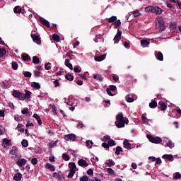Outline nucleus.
<instances>
[{
  "instance_id": "30",
  "label": "nucleus",
  "mask_w": 181,
  "mask_h": 181,
  "mask_svg": "<svg viewBox=\"0 0 181 181\" xmlns=\"http://www.w3.org/2000/svg\"><path fill=\"white\" fill-rule=\"evenodd\" d=\"M23 124H18L17 125V128L18 129L19 132H21V134H23L25 132V129L23 128Z\"/></svg>"
},
{
  "instance_id": "21",
  "label": "nucleus",
  "mask_w": 181,
  "mask_h": 181,
  "mask_svg": "<svg viewBox=\"0 0 181 181\" xmlns=\"http://www.w3.org/2000/svg\"><path fill=\"white\" fill-rule=\"evenodd\" d=\"M25 93L23 94V98L24 100H29L30 98V95H32V92L29 90H25Z\"/></svg>"
},
{
  "instance_id": "27",
  "label": "nucleus",
  "mask_w": 181,
  "mask_h": 181,
  "mask_svg": "<svg viewBox=\"0 0 181 181\" xmlns=\"http://www.w3.org/2000/svg\"><path fill=\"white\" fill-rule=\"evenodd\" d=\"M105 165H107V166H109V168H111V166H114L115 165V162H114V160L109 159L106 163Z\"/></svg>"
},
{
  "instance_id": "3",
  "label": "nucleus",
  "mask_w": 181,
  "mask_h": 181,
  "mask_svg": "<svg viewBox=\"0 0 181 181\" xmlns=\"http://www.w3.org/2000/svg\"><path fill=\"white\" fill-rule=\"evenodd\" d=\"M65 103L70 107H77L78 101L74 98L73 96H69L68 99H65Z\"/></svg>"
},
{
  "instance_id": "8",
  "label": "nucleus",
  "mask_w": 181,
  "mask_h": 181,
  "mask_svg": "<svg viewBox=\"0 0 181 181\" xmlns=\"http://www.w3.org/2000/svg\"><path fill=\"white\" fill-rule=\"evenodd\" d=\"M121 35H122V31L118 29L117 33L113 39L115 43H118L121 40Z\"/></svg>"
},
{
  "instance_id": "62",
  "label": "nucleus",
  "mask_w": 181,
  "mask_h": 181,
  "mask_svg": "<svg viewBox=\"0 0 181 181\" xmlns=\"http://www.w3.org/2000/svg\"><path fill=\"white\" fill-rule=\"evenodd\" d=\"M24 76L25 77H32V73L29 71L24 72Z\"/></svg>"
},
{
  "instance_id": "61",
  "label": "nucleus",
  "mask_w": 181,
  "mask_h": 181,
  "mask_svg": "<svg viewBox=\"0 0 181 181\" xmlns=\"http://www.w3.org/2000/svg\"><path fill=\"white\" fill-rule=\"evenodd\" d=\"M173 179H181V174H180V173H176V174L174 176Z\"/></svg>"
},
{
  "instance_id": "41",
  "label": "nucleus",
  "mask_w": 181,
  "mask_h": 181,
  "mask_svg": "<svg viewBox=\"0 0 181 181\" xmlns=\"http://www.w3.org/2000/svg\"><path fill=\"white\" fill-rule=\"evenodd\" d=\"M52 39L55 42H59L60 40V36H59L57 34L52 35Z\"/></svg>"
},
{
  "instance_id": "37",
  "label": "nucleus",
  "mask_w": 181,
  "mask_h": 181,
  "mask_svg": "<svg viewBox=\"0 0 181 181\" xmlns=\"http://www.w3.org/2000/svg\"><path fill=\"white\" fill-rule=\"evenodd\" d=\"M157 106H158V103H156V101L155 100L150 103L149 104L150 108H156Z\"/></svg>"
},
{
  "instance_id": "26",
  "label": "nucleus",
  "mask_w": 181,
  "mask_h": 181,
  "mask_svg": "<svg viewBox=\"0 0 181 181\" xmlns=\"http://www.w3.org/2000/svg\"><path fill=\"white\" fill-rule=\"evenodd\" d=\"M31 87H33V88H36V90H40V84L37 82H33L31 84Z\"/></svg>"
},
{
  "instance_id": "40",
  "label": "nucleus",
  "mask_w": 181,
  "mask_h": 181,
  "mask_svg": "<svg viewBox=\"0 0 181 181\" xmlns=\"http://www.w3.org/2000/svg\"><path fill=\"white\" fill-rule=\"evenodd\" d=\"M107 144L110 146H115V145H117V144H115V141L113 139H110V141H107Z\"/></svg>"
},
{
  "instance_id": "39",
  "label": "nucleus",
  "mask_w": 181,
  "mask_h": 181,
  "mask_svg": "<svg viewBox=\"0 0 181 181\" xmlns=\"http://www.w3.org/2000/svg\"><path fill=\"white\" fill-rule=\"evenodd\" d=\"M10 153H11V155H14V156L18 155V148H13L10 151Z\"/></svg>"
},
{
  "instance_id": "43",
  "label": "nucleus",
  "mask_w": 181,
  "mask_h": 181,
  "mask_svg": "<svg viewBox=\"0 0 181 181\" xmlns=\"http://www.w3.org/2000/svg\"><path fill=\"white\" fill-rule=\"evenodd\" d=\"M120 152H122V147L117 146L115 151V155H119Z\"/></svg>"
},
{
  "instance_id": "1",
  "label": "nucleus",
  "mask_w": 181,
  "mask_h": 181,
  "mask_svg": "<svg viewBox=\"0 0 181 181\" xmlns=\"http://www.w3.org/2000/svg\"><path fill=\"white\" fill-rule=\"evenodd\" d=\"M129 121L128 118L124 117V115L122 112H119L116 116V127L118 128H124L125 127V124H128Z\"/></svg>"
},
{
  "instance_id": "54",
  "label": "nucleus",
  "mask_w": 181,
  "mask_h": 181,
  "mask_svg": "<svg viewBox=\"0 0 181 181\" xmlns=\"http://www.w3.org/2000/svg\"><path fill=\"white\" fill-rule=\"evenodd\" d=\"M80 181H88V177L87 175H83L79 178Z\"/></svg>"
},
{
  "instance_id": "46",
  "label": "nucleus",
  "mask_w": 181,
  "mask_h": 181,
  "mask_svg": "<svg viewBox=\"0 0 181 181\" xmlns=\"http://www.w3.org/2000/svg\"><path fill=\"white\" fill-rule=\"evenodd\" d=\"M86 146L88 148H89V149H90V148H93V141H92L88 140V141H86Z\"/></svg>"
},
{
  "instance_id": "15",
  "label": "nucleus",
  "mask_w": 181,
  "mask_h": 181,
  "mask_svg": "<svg viewBox=\"0 0 181 181\" xmlns=\"http://www.w3.org/2000/svg\"><path fill=\"white\" fill-rule=\"evenodd\" d=\"M105 57H107V54H103L101 56L95 57V62H103V60H105Z\"/></svg>"
},
{
  "instance_id": "42",
  "label": "nucleus",
  "mask_w": 181,
  "mask_h": 181,
  "mask_svg": "<svg viewBox=\"0 0 181 181\" xmlns=\"http://www.w3.org/2000/svg\"><path fill=\"white\" fill-rule=\"evenodd\" d=\"M21 145L22 146H23L24 148H28V146H29V143L28 142L27 140L23 139L21 142Z\"/></svg>"
},
{
  "instance_id": "31",
  "label": "nucleus",
  "mask_w": 181,
  "mask_h": 181,
  "mask_svg": "<svg viewBox=\"0 0 181 181\" xmlns=\"http://www.w3.org/2000/svg\"><path fill=\"white\" fill-rule=\"evenodd\" d=\"M111 139V136H108V135H105L103 136V139H101L102 142H108V141H110Z\"/></svg>"
},
{
  "instance_id": "57",
  "label": "nucleus",
  "mask_w": 181,
  "mask_h": 181,
  "mask_svg": "<svg viewBox=\"0 0 181 181\" xmlns=\"http://www.w3.org/2000/svg\"><path fill=\"white\" fill-rule=\"evenodd\" d=\"M103 148H105L106 149H110V145H108V143L104 142L102 144Z\"/></svg>"
},
{
  "instance_id": "16",
  "label": "nucleus",
  "mask_w": 181,
  "mask_h": 181,
  "mask_svg": "<svg viewBox=\"0 0 181 181\" xmlns=\"http://www.w3.org/2000/svg\"><path fill=\"white\" fill-rule=\"evenodd\" d=\"M71 60V59H66L65 60L64 64L65 66H66V67H68V69H70V70H73V64H71L70 63V61Z\"/></svg>"
},
{
  "instance_id": "32",
  "label": "nucleus",
  "mask_w": 181,
  "mask_h": 181,
  "mask_svg": "<svg viewBox=\"0 0 181 181\" xmlns=\"http://www.w3.org/2000/svg\"><path fill=\"white\" fill-rule=\"evenodd\" d=\"M40 62V59H39V57H37V56L33 57V62L34 63V64H39Z\"/></svg>"
},
{
  "instance_id": "6",
  "label": "nucleus",
  "mask_w": 181,
  "mask_h": 181,
  "mask_svg": "<svg viewBox=\"0 0 181 181\" xmlns=\"http://www.w3.org/2000/svg\"><path fill=\"white\" fill-rule=\"evenodd\" d=\"M31 37L35 43H40V37L36 34V31H32Z\"/></svg>"
},
{
  "instance_id": "19",
  "label": "nucleus",
  "mask_w": 181,
  "mask_h": 181,
  "mask_svg": "<svg viewBox=\"0 0 181 181\" xmlns=\"http://www.w3.org/2000/svg\"><path fill=\"white\" fill-rule=\"evenodd\" d=\"M40 21L41 22V23H43V25L47 26V28H50V23H49V21H47L46 19L40 18Z\"/></svg>"
},
{
  "instance_id": "58",
  "label": "nucleus",
  "mask_w": 181,
  "mask_h": 181,
  "mask_svg": "<svg viewBox=\"0 0 181 181\" xmlns=\"http://www.w3.org/2000/svg\"><path fill=\"white\" fill-rule=\"evenodd\" d=\"M170 28L171 29H176V23L171 22L170 24Z\"/></svg>"
},
{
  "instance_id": "38",
  "label": "nucleus",
  "mask_w": 181,
  "mask_h": 181,
  "mask_svg": "<svg viewBox=\"0 0 181 181\" xmlns=\"http://www.w3.org/2000/svg\"><path fill=\"white\" fill-rule=\"evenodd\" d=\"M75 174H76V171L73 170H69V173L68 175L69 179H71V177H73V176H74Z\"/></svg>"
},
{
  "instance_id": "33",
  "label": "nucleus",
  "mask_w": 181,
  "mask_h": 181,
  "mask_svg": "<svg viewBox=\"0 0 181 181\" xmlns=\"http://www.w3.org/2000/svg\"><path fill=\"white\" fill-rule=\"evenodd\" d=\"M93 78L98 80V81H103V76H101V74L94 75Z\"/></svg>"
},
{
  "instance_id": "2",
  "label": "nucleus",
  "mask_w": 181,
  "mask_h": 181,
  "mask_svg": "<svg viewBox=\"0 0 181 181\" xmlns=\"http://www.w3.org/2000/svg\"><path fill=\"white\" fill-rule=\"evenodd\" d=\"M146 12L148 13H156V15H160L163 11L158 6H147L145 8Z\"/></svg>"
},
{
  "instance_id": "12",
  "label": "nucleus",
  "mask_w": 181,
  "mask_h": 181,
  "mask_svg": "<svg viewBox=\"0 0 181 181\" xmlns=\"http://www.w3.org/2000/svg\"><path fill=\"white\" fill-rule=\"evenodd\" d=\"M123 145L125 149H128V150L131 149V147L132 146V144L129 143V141H128V139H124L123 142Z\"/></svg>"
},
{
  "instance_id": "11",
  "label": "nucleus",
  "mask_w": 181,
  "mask_h": 181,
  "mask_svg": "<svg viewBox=\"0 0 181 181\" xmlns=\"http://www.w3.org/2000/svg\"><path fill=\"white\" fill-rule=\"evenodd\" d=\"M26 163H28V160H26V159L25 158L19 159L16 162V165H18V166H19L20 168L25 166Z\"/></svg>"
},
{
  "instance_id": "10",
  "label": "nucleus",
  "mask_w": 181,
  "mask_h": 181,
  "mask_svg": "<svg viewBox=\"0 0 181 181\" xmlns=\"http://www.w3.org/2000/svg\"><path fill=\"white\" fill-rule=\"evenodd\" d=\"M65 141H76V135L74 134H69L64 136Z\"/></svg>"
},
{
  "instance_id": "53",
  "label": "nucleus",
  "mask_w": 181,
  "mask_h": 181,
  "mask_svg": "<svg viewBox=\"0 0 181 181\" xmlns=\"http://www.w3.org/2000/svg\"><path fill=\"white\" fill-rule=\"evenodd\" d=\"M51 64H52V63H50V62L46 63L45 64V70H50L52 69V66H50Z\"/></svg>"
},
{
  "instance_id": "64",
  "label": "nucleus",
  "mask_w": 181,
  "mask_h": 181,
  "mask_svg": "<svg viewBox=\"0 0 181 181\" xmlns=\"http://www.w3.org/2000/svg\"><path fill=\"white\" fill-rule=\"evenodd\" d=\"M31 163H33V165H37V158H33L31 160Z\"/></svg>"
},
{
  "instance_id": "60",
  "label": "nucleus",
  "mask_w": 181,
  "mask_h": 181,
  "mask_svg": "<svg viewBox=\"0 0 181 181\" xmlns=\"http://www.w3.org/2000/svg\"><path fill=\"white\" fill-rule=\"evenodd\" d=\"M107 173H109V175H115V172L112 168H107Z\"/></svg>"
},
{
  "instance_id": "56",
  "label": "nucleus",
  "mask_w": 181,
  "mask_h": 181,
  "mask_svg": "<svg viewBox=\"0 0 181 181\" xmlns=\"http://www.w3.org/2000/svg\"><path fill=\"white\" fill-rule=\"evenodd\" d=\"M106 93L110 95V97H114V94L111 92L110 90V88H106Z\"/></svg>"
},
{
  "instance_id": "24",
  "label": "nucleus",
  "mask_w": 181,
  "mask_h": 181,
  "mask_svg": "<svg viewBox=\"0 0 181 181\" xmlns=\"http://www.w3.org/2000/svg\"><path fill=\"white\" fill-rule=\"evenodd\" d=\"M158 104L162 111H165L166 108H168V105H166V104L162 101H160Z\"/></svg>"
},
{
  "instance_id": "29",
  "label": "nucleus",
  "mask_w": 181,
  "mask_h": 181,
  "mask_svg": "<svg viewBox=\"0 0 181 181\" xmlns=\"http://www.w3.org/2000/svg\"><path fill=\"white\" fill-rule=\"evenodd\" d=\"M11 87V83L8 81H4L3 82V88H9Z\"/></svg>"
},
{
  "instance_id": "36",
  "label": "nucleus",
  "mask_w": 181,
  "mask_h": 181,
  "mask_svg": "<svg viewBox=\"0 0 181 181\" xmlns=\"http://www.w3.org/2000/svg\"><path fill=\"white\" fill-rule=\"evenodd\" d=\"M65 78H66V80L69 81H73V80H74V76H73L71 74H66Z\"/></svg>"
},
{
  "instance_id": "25",
  "label": "nucleus",
  "mask_w": 181,
  "mask_h": 181,
  "mask_svg": "<svg viewBox=\"0 0 181 181\" xmlns=\"http://www.w3.org/2000/svg\"><path fill=\"white\" fill-rule=\"evenodd\" d=\"M156 59L160 62H163V54H162V52H158L156 55Z\"/></svg>"
},
{
  "instance_id": "18",
  "label": "nucleus",
  "mask_w": 181,
  "mask_h": 181,
  "mask_svg": "<svg viewBox=\"0 0 181 181\" xmlns=\"http://www.w3.org/2000/svg\"><path fill=\"white\" fill-rule=\"evenodd\" d=\"M69 168L70 170H74V172H77V167L76 166V163H69Z\"/></svg>"
},
{
  "instance_id": "50",
  "label": "nucleus",
  "mask_w": 181,
  "mask_h": 181,
  "mask_svg": "<svg viewBox=\"0 0 181 181\" xmlns=\"http://www.w3.org/2000/svg\"><path fill=\"white\" fill-rule=\"evenodd\" d=\"M57 142L58 141H52L51 143H49V148H54V146H57Z\"/></svg>"
},
{
  "instance_id": "35",
  "label": "nucleus",
  "mask_w": 181,
  "mask_h": 181,
  "mask_svg": "<svg viewBox=\"0 0 181 181\" xmlns=\"http://www.w3.org/2000/svg\"><path fill=\"white\" fill-rule=\"evenodd\" d=\"M115 21H117V16H113L108 18L107 22H109V23H112L115 22Z\"/></svg>"
},
{
  "instance_id": "20",
  "label": "nucleus",
  "mask_w": 181,
  "mask_h": 181,
  "mask_svg": "<svg viewBox=\"0 0 181 181\" xmlns=\"http://www.w3.org/2000/svg\"><path fill=\"white\" fill-rule=\"evenodd\" d=\"M33 118H35L38 124V125H42V119L40 118V116L37 114L33 115Z\"/></svg>"
},
{
  "instance_id": "59",
  "label": "nucleus",
  "mask_w": 181,
  "mask_h": 181,
  "mask_svg": "<svg viewBox=\"0 0 181 181\" xmlns=\"http://www.w3.org/2000/svg\"><path fill=\"white\" fill-rule=\"evenodd\" d=\"M113 25H115L117 27L121 26V20L115 21V22L113 23Z\"/></svg>"
},
{
  "instance_id": "51",
  "label": "nucleus",
  "mask_w": 181,
  "mask_h": 181,
  "mask_svg": "<svg viewBox=\"0 0 181 181\" xmlns=\"http://www.w3.org/2000/svg\"><path fill=\"white\" fill-rule=\"evenodd\" d=\"M53 177H55V179H59V180H60V179H62V175L57 173H54Z\"/></svg>"
},
{
  "instance_id": "4",
  "label": "nucleus",
  "mask_w": 181,
  "mask_h": 181,
  "mask_svg": "<svg viewBox=\"0 0 181 181\" xmlns=\"http://www.w3.org/2000/svg\"><path fill=\"white\" fill-rule=\"evenodd\" d=\"M147 138L150 142H152V144H160L162 142V139L159 136L153 137L151 134L147 135Z\"/></svg>"
},
{
  "instance_id": "34",
  "label": "nucleus",
  "mask_w": 181,
  "mask_h": 181,
  "mask_svg": "<svg viewBox=\"0 0 181 181\" xmlns=\"http://www.w3.org/2000/svg\"><path fill=\"white\" fill-rule=\"evenodd\" d=\"M125 98L127 103H134V98H131L130 95H127Z\"/></svg>"
},
{
  "instance_id": "45",
  "label": "nucleus",
  "mask_w": 181,
  "mask_h": 181,
  "mask_svg": "<svg viewBox=\"0 0 181 181\" xmlns=\"http://www.w3.org/2000/svg\"><path fill=\"white\" fill-rule=\"evenodd\" d=\"M134 18H138V16H141V12H139L138 10H135L132 12Z\"/></svg>"
},
{
  "instance_id": "14",
  "label": "nucleus",
  "mask_w": 181,
  "mask_h": 181,
  "mask_svg": "<svg viewBox=\"0 0 181 181\" xmlns=\"http://www.w3.org/2000/svg\"><path fill=\"white\" fill-rule=\"evenodd\" d=\"M163 159H166L170 162H173V155L172 154H165L163 156Z\"/></svg>"
},
{
  "instance_id": "63",
  "label": "nucleus",
  "mask_w": 181,
  "mask_h": 181,
  "mask_svg": "<svg viewBox=\"0 0 181 181\" xmlns=\"http://www.w3.org/2000/svg\"><path fill=\"white\" fill-rule=\"evenodd\" d=\"M109 89L111 91H115V90H117V86H115L114 85H110Z\"/></svg>"
},
{
  "instance_id": "13",
  "label": "nucleus",
  "mask_w": 181,
  "mask_h": 181,
  "mask_svg": "<svg viewBox=\"0 0 181 181\" xmlns=\"http://www.w3.org/2000/svg\"><path fill=\"white\" fill-rule=\"evenodd\" d=\"M78 164L79 166H81L82 168H87L88 166V163H87V161H86L83 159H81L78 161Z\"/></svg>"
},
{
  "instance_id": "23",
  "label": "nucleus",
  "mask_w": 181,
  "mask_h": 181,
  "mask_svg": "<svg viewBox=\"0 0 181 181\" xmlns=\"http://www.w3.org/2000/svg\"><path fill=\"white\" fill-rule=\"evenodd\" d=\"M45 168L47 169H49V170H51V172H54V170H56V168H54V165L50 163H47L45 165Z\"/></svg>"
},
{
  "instance_id": "28",
  "label": "nucleus",
  "mask_w": 181,
  "mask_h": 181,
  "mask_svg": "<svg viewBox=\"0 0 181 181\" xmlns=\"http://www.w3.org/2000/svg\"><path fill=\"white\" fill-rule=\"evenodd\" d=\"M22 59H23V60L24 62H29V61L31 60V59H30V57L29 54H23Z\"/></svg>"
},
{
  "instance_id": "22",
  "label": "nucleus",
  "mask_w": 181,
  "mask_h": 181,
  "mask_svg": "<svg viewBox=\"0 0 181 181\" xmlns=\"http://www.w3.org/2000/svg\"><path fill=\"white\" fill-rule=\"evenodd\" d=\"M151 42L149 41H148L147 40H142L141 41V45L143 47H148V46H149V44Z\"/></svg>"
},
{
  "instance_id": "49",
  "label": "nucleus",
  "mask_w": 181,
  "mask_h": 181,
  "mask_svg": "<svg viewBox=\"0 0 181 181\" xmlns=\"http://www.w3.org/2000/svg\"><path fill=\"white\" fill-rule=\"evenodd\" d=\"M141 119H142V121H143V122H144V124H149V120L148 119V117H147L142 116Z\"/></svg>"
},
{
  "instance_id": "44",
  "label": "nucleus",
  "mask_w": 181,
  "mask_h": 181,
  "mask_svg": "<svg viewBox=\"0 0 181 181\" xmlns=\"http://www.w3.org/2000/svg\"><path fill=\"white\" fill-rule=\"evenodd\" d=\"M13 11L15 13H21V12H22V8H21L19 6H16L13 8Z\"/></svg>"
},
{
  "instance_id": "9",
  "label": "nucleus",
  "mask_w": 181,
  "mask_h": 181,
  "mask_svg": "<svg viewBox=\"0 0 181 181\" xmlns=\"http://www.w3.org/2000/svg\"><path fill=\"white\" fill-rule=\"evenodd\" d=\"M163 144H165L168 148H170V149L175 147V144H173L171 140H169L168 138H165L163 140Z\"/></svg>"
},
{
  "instance_id": "47",
  "label": "nucleus",
  "mask_w": 181,
  "mask_h": 181,
  "mask_svg": "<svg viewBox=\"0 0 181 181\" xmlns=\"http://www.w3.org/2000/svg\"><path fill=\"white\" fill-rule=\"evenodd\" d=\"M6 54V50L5 49L0 48V57H4Z\"/></svg>"
},
{
  "instance_id": "48",
  "label": "nucleus",
  "mask_w": 181,
  "mask_h": 181,
  "mask_svg": "<svg viewBox=\"0 0 181 181\" xmlns=\"http://www.w3.org/2000/svg\"><path fill=\"white\" fill-rule=\"evenodd\" d=\"M19 66L18 65V63H16V62H12V69L13 70H18V67Z\"/></svg>"
},
{
  "instance_id": "52",
  "label": "nucleus",
  "mask_w": 181,
  "mask_h": 181,
  "mask_svg": "<svg viewBox=\"0 0 181 181\" xmlns=\"http://www.w3.org/2000/svg\"><path fill=\"white\" fill-rule=\"evenodd\" d=\"M157 22H158V25H159L160 26V30L163 31L165 30V29H166V28H165V25L160 24V21H159V20H158Z\"/></svg>"
},
{
  "instance_id": "5",
  "label": "nucleus",
  "mask_w": 181,
  "mask_h": 181,
  "mask_svg": "<svg viewBox=\"0 0 181 181\" xmlns=\"http://www.w3.org/2000/svg\"><path fill=\"white\" fill-rule=\"evenodd\" d=\"M13 95L15 97V98H18L21 101H25V98H23V93H21L18 90H13Z\"/></svg>"
},
{
  "instance_id": "7",
  "label": "nucleus",
  "mask_w": 181,
  "mask_h": 181,
  "mask_svg": "<svg viewBox=\"0 0 181 181\" xmlns=\"http://www.w3.org/2000/svg\"><path fill=\"white\" fill-rule=\"evenodd\" d=\"M2 146L8 149L10 146H12V142L11 139H8L6 138L3 139Z\"/></svg>"
},
{
  "instance_id": "55",
  "label": "nucleus",
  "mask_w": 181,
  "mask_h": 181,
  "mask_svg": "<svg viewBox=\"0 0 181 181\" xmlns=\"http://www.w3.org/2000/svg\"><path fill=\"white\" fill-rule=\"evenodd\" d=\"M62 158L64 160H70V157L69 156V155L67 154H62Z\"/></svg>"
},
{
  "instance_id": "17",
  "label": "nucleus",
  "mask_w": 181,
  "mask_h": 181,
  "mask_svg": "<svg viewBox=\"0 0 181 181\" xmlns=\"http://www.w3.org/2000/svg\"><path fill=\"white\" fill-rule=\"evenodd\" d=\"M13 179L16 181L22 180V174L21 173H16L13 176Z\"/></svg>"
}]
</instances>
